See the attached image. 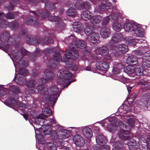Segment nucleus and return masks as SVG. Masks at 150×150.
<instances>
[{"label": "nucleus", "instance_id": "f257e3e1", "mask_svg": "<svg viewBox=\"0 0 150 150\" xmlns=\"http://www.w3.org/2000/svg\"><path fill=\"white\" fill-rule=\"evenodd\" d=\"M123 115L122 117L121 115L117 117H108L98 122L105 130L110 132L116 130L118 127V125L120 128L122 127L129 129L130 128L134 125V120L132 118H129L130 114L127 116Z\"/></svg>", "mask_w": 150, "mask_h": 150}, {"label": "nucleus", "instance_id": "69168bd1", "mask_svg": "<svg viewBox=\"0 0 150 150\" xmlns=\"http://www.w3.org/2000/svg\"><path fill=\"white\" fill-rule=\"evenodd\" d=\"M142 58L150 61V51H147L146 52L145 51Z\"/></svg>", "mask_w": 150, "mask_h": 150}, {"label": "nucleus", "instance_id": "2eb2a0df", "mask_svg": "<svg viewBox=\"0 0 150 150\" xmlns=\"http://www.w3.org/2000/svg\"><path fill=\"white\" fill-rule=\"evenodd\" d=\"M137 109L134 108L133 107L130 106L129 104H123L118 109V112L120 113V114L118 115L117 113H116L115 115L116 116H113L111 117H117L121 115L122 117L123 115L127 116L129 112H134Z\"/></svg>", "mask_w": 150, "mask_h": 150}, {"label": "nucleus", "instance_id": "e433bc0d", "mask_svg": "<svg viewBox=\"0 0 150 150\" xmlns=\"http://www.w3.org/2000/svg\"><path fill=\"white\" fill-rule=\"evenodd\" d=\"M110 33V31L109 28L105 26L102 27L100 30V34L103 38H107L109 37Z\"/></svg>", "mask_w": 150, "mask_h": 150}, {"label": "nucleus", "instance_id": "473e14b6", "mask_svg": "<svg viewBox=\"0 0 150 150\" xmlns=\"http://www.w3.org/2000/svg\"><path fill=\"white\" fill-rule=\"evenodd\" d=\"M101 20L102 18L99 15L93 16L90 19V22H86L85 23V26H86V23H87L94 27V26L95 24L99 23Z\"/></svg>", "mask_w": 150, "mask_h": 150}, {"label": "nucleus", "instance_id": "412c9836", "mask_svg": "<svg viewBox=\"0 0 150 150\" xmlns=\"http://www.w3.org/2000/svg\"><path fill=\"white\" fill-rule=\"evenodd\" d=\"M122 21L123 23L125 22L124 26V29L125 31L128 32L134 31L135 28L134 26L135 27V24L137 23L133 20H128L125 16H122Z\"/></svg>", "mask_w": 150, "mask_h": 150}, {"label": "nucleus", "instance_id": "393cba45", "mask_svg": "<svg viewBox=\"0 0 150 150\" xmlns=\"http://www.w3.org/2000/svg\"><path fill=\"white\" fill-rule=\"evenodd\" d=\"M141 103L142 108L144 110L147 109L148 105L150 103V93H143L142 95Z\"/></svg>", "mask_w": 150, "mask_h": 150}, {"label": "nucleus", "instance_id": "72a5a7b5", "mask_svg": "<svg viewBox=\"0 0 150 150\" xmlns=\"http://www.w3.org/2000/svg\"><path fill=\"white\" fill-rule=\"evenodd\" d=\"M118 49L120 51H117L114 53L115 55L117 57H119L120 55V52L122 53H125L127 52L129 49L127 45L124 44H120L118 46L117 45V48L114 50H116Z\"/></svg>", "mask_w": 150, "mask_h": 150}, {"label": "nucleus", "instance_id": "c9c22d12", "mask_svg": "<svg viewBox=\"0 0 150 150\" xmlns=\"http://www.w3.org/2000/svg\"><path fill=\"white\" fill-rule=\"evenodd\" d=\"M140 59V58L137 59L135 56L132 55L129 56L127 58L126 62L129 65H135Z\"/></svg>", "mask_w": 150, "mask_h": 150}, {"label": "nucleus", "instance_id": "c03bdc74", "mask_svg": "<svg viewBox=\"0 0 150 150\" xmlns=\"http://www.w3.org/2000/svg\"><path fill=\"white\" fill-rule=\"evenodd\" d=\"M111 18L112 19L116 21H122V16H125L123 15H118L117 13H112L110 14Z\"/></svg>", "mask_w": 150, "mask_h": 150}, {"label": "nucleus", "instance_id": "a211bd4d", "mask_svg": "<svg viewBox=\"0 0 150 150\" xmlns=\"http://www.w3.org/2000/svg\"><path fill=\"white\" fill-rule=\"evenodd\" d=\"M122 39L123 36L121 33H118L114 34L109 42L111 49L114 50L117 48V43L122 40Z\"/></svg>", "mask_w": 150, "mask_h": 150}, {"label": "nucleus", "instance_id": "7ed1b4c3", "mask_svg": "<svg viewBox=\"0 0 150 150\" xmlns=\"http://www.w3.org/2000/svg\"><path fill=\"white\" fill-rule=\"evenodd\" d=\"M64 42L66 44H70L69 49L66 50L63 57L64 62H68L69 59H75L78 58L79 55L77 51V49H83L86 46V44L84 41L80 40L73 35L67 37Z\"/></svg>", "mask_w": 150, "mask_h": 150}, {"label": "nucleus", "instance_id": "2f4dec72", "mask_svg": "<svg viewBox=\"0 0 150 150\" xmlns=\"http://www.w3.org/2000/svg\"><path fill=\"white\" fill-rule=\"evenodd\" d=\"M73 141L76 146L81 147L84 144V140L83 138L79 135L74 136L72 138Z\"/></svg>", "mask_w": 150, "mask_h": 150}, {"label": "nucleus", "instance_id": "13d9d810", "mask_svg": "<svg viewBox=\"0 0 150 150\" xmlns=\"http://www.w3.org/2000/svg\"><path fill=\"white\" fill-rule=\"evenodd\" d=\"M67 65L68 68L69 70L75 71L78 69L77 66L75 65V64L73 62H70L69 63H68Z\"/></svg>", "mask_w": 150, "mask_h": 150}, {"label": "nucleus", "instance_id": "4d7b16f0", "mask_svg": "<svg viewBox=\"0 0 150 150\" xmlns=\"http://www.w3.org/2000/svg\"><path fill=\"white\" fill-rule=\"evenodd\" d=\"M140 60H142V67L145 68H150V61L143 58H140Z\"/></svg>", "mask_w": 150, "mask_h": 150}, {"label": "nucleus", "instance_id": "f03ea898", "mask_svg": "<svg viewBox=\"0 0 150 150\" xmlns=\"http://www.w3.org/2000/svg\"><path fill=\"white\" fill-rule=\"evenodd\" d=\"M10 90L12 92V95L10 98L7 99L4 103L7 105L11 107L10 105L15 106L16 105L17 108H13L18 112L20 111L24 112V110L26 109H28L27 105L23 103L19 102L16 104V100H15V96L17 95L20 91L19 87L17 86L13 85L11 83H9L7 85H0V97H1L6 94V91Z\"/></svg>", "mask_w": 150, "mask_h": 150}, {"label": "nucleus", "instance_id": "774afa93", "mask_svg": "<svg viewBox=\"0 0 150 150\" xmlns=\"http://www.w3.org/2000/svg\"><path fill=\"white\" fill-rule=\"evenodd\" d=\"M135 54L138 56H140L143 55V52L141 50H137L135 51Z\"/></svg>", "mask_w": 150, "mask_h": 150}, {"label": "nucleus", "instance_id": "f3484780", "mask_svg": "<svg viewBox=\"0 0 150 150\" xmlns=\"http://www.w3.org/2000/svg\"><path fill=\"white\" fill-rule=\"evenodd\" d=\"M112 57L111 56H107L103 60L97 62L95 64V66L98 69L106 71L109 68V63Z\"/></svg>", "mask_w": 150, "mask_h": 150}, {"label": "nucleus", "instance_id": "a878e982", "mask_svg": "<svg viewBox=\"0 0 150 150\" xmlns=\"http://www.w3.org/2000/svg\"><path fill=\"white\" fill-rule=\"evenodd\" d=\"M120 69L117 68H113L112 72L113 75L112 76V79L115 80H118L123 83H125L127 80L126 78L122 76H117V74H118L120 73Z\"/></svg>", "mask_w": 150, "mask_h": 150}, {"label": "nucleus", "instance_id": "e2e57ef3", "mask_svg": "<svg viewBox=\"0 0 150 150\" xmlns=\"http://www.w3.org/2000/svg\"><path fill=\"white\" fill-rule=\"evenodd\" d=\"M82 52L83 54V56H81L82 59L85 61L86 60L88 59L87 56H88L90 54L88 50L85 49L83 50Z\"/></svg>", "mask_w": 150, "mask_h": 150}, {"label": "nucleus", "instance_id": "20e7f679", "mask_svg": "<svg viewBox=\"0 0 150 150\" xmlns=\"http://www.w3.org/2000/svg\"><path fill=\"white\" fill-rule=\"evenodd\" d=\"M47 69L44 71V74L42 75V78L38 80L40 85L45 84L47 82L48 80L52 79L53 78L54 73L51 69H56L57 67L59 66L60 61L62 62H64V59H62V56L59 53L55 54L53 56V60L47 57Z\"/></svg>", "mask_w": 150, "mask_h": 150}, {"label": "nucleus", "instance_id": "864d4df0", "mask_svg": "<svg viewBox=\"0 0 150 150\" xmlns=\"http://www.w3.org/2000/svg\"><path fill=\"white\" fill-rule=\"evenodd\" d=\"M143 67L138 66L136 69H134V74L137 76H141L143 75Z\"/></svg>", "mask_w": 150, "mask_h": 150}, {"label": "nucleus", "instance_id": "c756f323", "mask_svg": "<svg viewBox=\"0 0 150 150\" xmlns=\"http://www.w3.org/2000/svg\"><path fill=\"white\" fill-rule=\"evenodd\" d=\"M96 140L97 146H102L106 144L108 142V140L106 137L103 134H98L96 136Z\"/></svg>", "mask_w": 150, "mask_h": 150}, {"label": "nucleus", "instance_id": "3c124183", "mask_svg": "<svg viewBox=\"0 0 150 150\" xmlns=\"http://www.w3.org/2000/svg\"><path fill=\"white\" fill-rule=\"evenodd\" d=\"M26 23L27 25L32 24L36 26L38 25V23L36 18L33 17H30L26 20Z\"/></svg>", "mask_w": 150, "mask_h": 150}, {"label": "nucleus", "instance_id": "c85d7f7f", "mask_svg": "<svg viewBox=\"0 0 150 150\" xmlns=\"http://www.w3.org/2000/svg\"><path fill=\"white\" fill-rule=\"evenodd\" d=\"M120 128V130L118 133V136L119 138L123 140L128 139L130 137L128 129H126L123 127Z\"/></svg>", "mask_w": 150, "mask_h": 150}, {"label": "nucleus", "instance_id": "423d86ee", "mask_svg": "<svg viewBox=\"0 0 150 150\" xmlns=\"http://www.w3.org/2000/svg\"><path fill=\"white\" fill-rule=\"evenodd\" d=\"M28 52L24 48L22 47H16V50L11 52V53L15 59H13L11 56H10L12 60L15 68V71L18 66L26 67L28 65V60L25 58H22L23 55L26 54Z\"/></svg>", "mask_w": 150, "mask_h": 150}, {"label": "nucleus", "instance_id": "a18cd8bd", "mask_svg": "<svg viewBox=\"0 0 150 150\" xmlns=\"http://www.w3.org/2000/svg\"><path fill=\"white\" fill-rule=\"evenodd\" d=\"M93 16V14L88 11H83L81 17L85 20H90Z\"/></svg>", "mask_w": 150, "mask_h": 150}, {"label": "nucleus", "instance_id": "6ab92c4d", "mask_svg": "<svg viewBox=\"0 0 150 150\" xmlns=\"http://www.w3.org/2000/svg\"><path fill=\"white\" fill-rule=\"evenodd\" d=\"M122 39L123 36L121 33H118L114 34L109 42L111 49L114 50L117 48V43L122 40Z\"/></svg>", "mask_w": 150, "mask_h": 150}, {"label": "nucleus", "instance_id": "ea45409f", "mask_svg": "<svg viewBox=\"0 0 150 150\" xmlns=\"http://www.w3.org/2000/svg\"><path fill=\"white\" fill-rule=\"evenodd\" d=\"M57 143L54 142H50L47 143L46 147L42 150H56L57 148Z\"/></svg>", "mask_w": 150, "mask_h": 150}, {"label": "nucleus", "instance_id": "4be33fe9", "mask_svg": "<svg viewBox=\"0 0 150 150\" xmlns=\"http://www.w3.org/2000/svg\"><path fill=\"white\" fill-rule=\"evenodd\" d=\"M43 130L40 132L41 134L45 135L50 134L51 137L54 139L57 138V135L56 132L54 131H51V128L49 125L45 124L42 126Z\"/></svg>", "mask_w": 150, "mask_h": 150}, {"label": "nucleus", "instance_id": "1a4fd4ad", "mask_svg": "<svg viewBox=\"0 0 150 150\" xmlns=\"http://www.w3.org/2000/svg\"><path fill=\"white\" fill-rule=\"evenodd\" d=\"M145 128L138 135V147L140 150H148L147 144L150 141V134Z\"/></svg>", "mask_w": 150, "mask_h": 150}, {"label": "nucleus", "instance_id": "9b49d317", "mask_svg": "<svg viewBox=\"0 0 150 150\" xmlns=\"http://www.w3.org/2000/svg\"><path fill=\"white\" fill-rule=\"evenodd\" d=\"M59 78L57 81V83L63 87L62 89L67 87L72 82L75 81L76 79L71 81L72 77V73L69 71L60 72L59 75Z\"/></svg>", "mask_w": 150, "mask_h": 150}, {"label": "nucleus", "instance_id": "49530a36", "mask_svg": "<svg viewBox=\"0 0 150 150\" xmlns=\"http://www.w3.org/2000/svg\"><path fill=\"white\" fill-rule=\"evenodd\" d=\"M92 147L95 150H110V146L109 145H105L102 146H97L96 145H93Z\"/></svg>", "mask_w": 150, "mask_h": 150}, {"label": "nucleus", "instance_id": "5fc2aeb1", "mask_svg": "<svg viewBox=\"0 0 150 150\" xmlns=\"http://www.w3.org/2000/svg\"><path fill=\"white\" fill-rule=\"evenodd\" d=\"M134 69L133 67L129 65L125 67L124 70L125 73L130 76V74H134Z\"/></svg>", "mask_w": 150, "mask_h": 150}, {"label": "nucleus", "instance_id": "680f3d73", "mask_svg": "<svg viewBox=\"0 0 150 150\" xmlns=\"http://www.w3.org/2000/svg\"><path fill=\"white\" fill-rule=\"evenodd\" d=\"M136 42H137L136 44H144V46L142 47L143 48V47H144L145 49H147V44L146 43V41L145 40H144L143 39H136Z\"/></svg>", "mask_w": 150, "mask_h": 150}, {"label": "nucleus", "instance_id": "7c9ffc66", "mask_svg": "<svg viewBox=\"0 0 150 150\" xmlns=\"http://www.w3.org/2000/svg\"><path fill=\"white\" fill-rule=\"evenodd\" d=\"M135 25L134 31L136 36L138 37H142L144 35V29L142 27L141 25L137 23Z\"/></svg>", "mask_w": 150, "mask_h": 150}, {"label": "nucleus", "instance_id": "a19ab883", "mask_svg": "<svg viewBox=\"0 0 150 150\" xmlns=\"http://www.w3.org/2000/svg\"><path fill=\"white\" fill-rule=\"evenodd\" d=\"M145 76L140 77L139 80L137 81V84L139 87H143L147 85L148 80Z\"/></svg>", "mask_w": 150, "mask_h": 150}, {"label": "nucleus", "instance_id": "4c0bfd02", "mask_svg": "<svg viewBox=\"0 0 150 150\" xmlns=\"http://www.w3.org/2000/svg\"><path fill=\"white\" fill-rule=\"evenodd\" d=\"M73 26L74 30L75 32H81L84 30V29L83 25L79 22H74Z\"/></svg>", "mask_w": 150, "mask_h": 150}, {"label": "nucleus", "instance_id": "338daca9", "mask_svg": "<svg viewBox=\"0 0 150 150\" xmlns=\"http://www.w3.org/2000/svg\"><path fill=\"white\" fill-rule=\"evenodd\" d=\"M13 8V6L11 4H10L8 6L6 7V9L8 11H11L12 10Z\"/></svg>", "mask_w": 150, "mask_h": 150}, {"label": "nucleus", "instance_id": "ddd939ff", "mask_svg": "<svg viewBox=\"0 0 150 150\" xmlns=\"http://www.w3.org/2000/svg\"><path fill=\"white\" fill-rule=\"evenodd\" d=\"M50 123L52 125L56 124L55 128L58 131L60 134L59 135V137L64 139L68 138L70 136L71 132L69 131L64 129V127L60 125L59 124H56L57 122L55 120L53 117L52 118H50L49 120Z\"/></svg>", "mask_w": 150, "mask_h": 150}, {"label": "nucleus", "instance_id": "6e6d98bb", "mask_svg": "<svg viewBox=\"0 0 150 150\" xmlns=\"http://www.w3.org/2000/svg\"><path fill=\"white\" fill-rule=\"evenodd\" d=\"M42 114H43L45 116V118L46 116L50 115H52V112L50 108L49 107H46V105H45L44 108L42 110Z\"/></svg>", "mask_w": 150, "mask_h": 150}, {"label": "nucleus", "instance_id": "052dcab7", "mask_svg": "<svg viewBox=\"0 0 150 150\" xmlns=\"http://www.w3.org/2000/svg\"><path fill=\"white\" fill-rule=\"evenodd\" d=\"M49 40L47 42H45L44 41V40L43 39L41 40H35L33 41L34 42L36 41L37 43H36V45L37 44H40L41 45H43L45 44H47V43H51L53 42V41L52 40H50V42H49V40Z\"/></svg>", "mask_w": 150, "mask_h": 150}, {"label": "nucleus", "instance_id": "37998d69", "mask_svg": "<svg viewBox=\"0 0 150 150\" xmlns=\"http://www.w3.org/2000/svg\"><path fill=\"white\" fill-rule=\"evenodd\" d=\"M123 22L121 21H115L113 22L112 28L115 31H119L122 28V25L121 24Z\"/></svg>", "mask_w": 150, "mask_h": 150}, {"label": "nucleus", "instance_id": "09e8293b", "mask_svg": "<svg viewBox=\"0 0 150 150\" xmlns=\"http://www.w3.org/2000/svg\"><path fill=\"white\" fill-rule=\"evenodd\" d=\"M66 13L67 16L73 18L76 15L77 12L75 8L70 7L66 11Z\"/></svg>", "mask_w": 150, "mask_h": 150}, {"label": "nucleus", "instance_id": "f8f14e48", "mask_svg": "<svg viewBox=\"0 0 150 150\" xmlns=\"http://www.w3.org/2000/svg\"><path fill=\"white\" fill-rule=\"evenodd\" d=\"M95 29L88 24H86V27L85 30V33L87 36L88 40L93 43H96L99 42V35L97 33L94 32Z\"/></svg>", "mask_w": 150, "mask_h": 150}, {"label": "nucleus", "instance_id": "4468645a", "mask_svg": "<svg viewBox=\"0 0 150 150\" xmlns=\"http://www.w3.org/2000/svg\"><path fill=\"white\" fill-rule=\"evenodd\" d=\"M30 113L31 116L34 119V123L38 127L41 126L42 127L43 125L46 123L47 120L45 119V116L43 114H40L38 115V113L35 111L30 110L28 111Z\"/></svg>", "mask_w": 150, "mask_h": 150}, {"label": "nucleus", "instance_id": "aec40b11", "mask_svg": "<svg viewBox=\"0 0 150 150\" xmlns=\"http://www.w3.org/2000/svg\"><path fill=\"white\" fill-rule=\"evenodd\" d=\"M28 4H30L32 6H35L38 3L44 2L45 3V7L46 9L52 10L54 9L55 6L54 4L52 3H48V0H24Z\"/></svg>", "mask_w": 150, "mask_h": 150}, {"label": "nucleus", "instance_id": "8fccbe9b", "mask_svg": "<svg viewBox=\"0 0 150 150\" xmlns=\"http://www.w3.org/2000/svg\"><path fill=\"white\" fill-rule=\"evenodd\" d=\"M37 84V82L34 79H32L29 80L26 83V86L29 88H34Z\"/></svg>", "mask_w": 150, "mask_h": 150}, {"label": "nucleus", "instance_id": "bf43d9fd", "mask_svg": "<svg viewBox=\"0 0 150 150\" xmlns=\"http://www.w3.org/2000/svg\"><path fill=\"white\" fill-rule=\"evenodd\" d=\"M95 61V59L94 58H90L88 60L89 62L90 63L89 65L86 67L83 70L86 71H91V67L92 66L91 64L92 63H94V64Z\"/></svg>", "mask_w": 150, "mask_h": 150}, {"label": "nucleus", "instance_id": "bb28decb", "mask_svg": "<svg viewBox=\"0 0 150 150\" xmlns=\"http://www.w3.org/2000/svg\"><path fill=\"white\" fill-rule=\"evenodd\" d=\"M33 126L35 130L36 141H37L38 140L39 144H45V140L43 138V136L44 135H45L43 134H41L40 132L43 130V129H42V127H38V128L36 129L35 127L34 126Z\"/></svg>", "mask_w": 150, "mask_h": 150}, {"label": "nucleus", "instance_id": "5701e85b", "mask_svg": "<svg viewBox=\"0 0 150 150\" xmlns=\"http://www.w3.org/2000/svg\"><path fill=\"white\" fill-rule=\"evenodd\" d=\"M69 128L76 129V130H81L82 131L84 136L87 138H91L93 136L92 130L88 127L85 126L81 127H70Z\"/></svg>", "mask_w": 150, "mask_h": 150}, {"label": "nucleus", "instance_id": "79ce46f5", "mask_svg": "<svg viewBox=\"0 0 150 150\" xmlns=\"http://www.w3.org/2000/svg\"><path fill=\"white\" fill-rule=\"evenodd\" d=\"M127 145L131 150L137 149L138 148V144H137L136 141L134 139H131L127 143Z\"/></svg>", "mask_w": 150, "mask_h": 150}, {"label": "nucleus", "instance_id": "6e6552de", "mask_svg": "<svg viewBox=\"0 0 150 150\" xmlns=\"http://www.w3.org/2000/svg\"><path fill=\"white\" fill-rule=\"evenodd\" d=\"M15 37L14 36L10 37L9 33L7 31L2 33L0 36V49L6 52L7 50H10L11 48V45H14L15 44L13 42H10Z\"/></svg>", "mask_w": 150, "mask_h": 150}, {"label": "nucleus", "instance_id": "58836bf2", "mask_svg": "<svg viewBox=\"0 0 150 150\" xmlns=\"http://www.w3.org/2000/svg\"><path fill=\"white\" fill-rule=\"evenodd\" d=\"M109 49L105 46H102L97 49L96 52L102 56H107L109 53Z\"/></svg>", "mask_w": 150, "mask_h": 150}, {"label": "nucleus", "instance_id": "9d476101", "mask_svg": "<svg viewBox=\"0 0 150 150\" xmlns=\"http://www.w3.org/2000/svg\"><path fill=\"white\" fill-rule=\"evenodd\" d=\"M15 15L13 13H8L5 14L3 13H0V27L5 28L7 25L10 26L13 30H15L19 26L18 23L15 22L10 23H8L4 19L5 17L7 19H13L15 18Z\"/></svg>", "mask_w": 150, "mask_h": 150}, {"label": "nucleus", "instance_id": "cd10ccee", "mask_svg": "<svg viewBox=\"0 0 150 150\" xmlns=\"http://www.w3.org/2000/svg\"><path fill=\"white\" fill-rule=\"evenodd\" d=\"M75 7L78 9H88L91 6V4L88 2H83L81 1H77L74 5Z\"/></svg>", "mask_w": 150, "mask_h": 150}, {"label": "nucleus", "instance_id": "0eeeda50", "mask_svg": "<svg viewBox=\"0 0 150 150\" xmlns=\"http://www.w3.org/2000/svg\"><path fill=\"white\" fill-rule=\"evenodd\" d=\"M31 13H33L35 17H37L39 20H43L45 18H48V20L51 22H57L56 23V26L59 27L61 29L64 28L65 26V24L61 20V18L57 16H50V14L47 11H41L38 12L37 14L33 11H30Z\"/></svg>", "mask_w": 150, "mask_h": 150}, {"label": "nucleus", "instance_id": "603ef678", "mask_svg": "<svg viewBox=\"0 0 150 150\" xmlns=\"http://www.w3.org/2000/svg\"><path fill=\"white\" fill-rule=\"evenodd\" d=\"M125 39L126 43L129 45H135L136 44V39H134L132 37H126Z\"/></svg>", "mask_w": 150, "mask_h": 150}, {"label": "nucleus", "instance_id": "b1692460", "mask_svg": "<svg viewBox=\"0 0 150 150\" xmlns=\"http://www.w3.org/2000/svg\"><path fill=\"white\" fill-rule=\"evenodd\" d=\"M112 7V4L110 2L108 1H103L95 8L94 12L98 13L100 11H105L110 9Z\"/></svg>", "mask_w": 150, "mask_h": 150}, {"label": "nucleus", "instance_id": "f704fd0d", "mask_svg": "<svg viewBox=\"0 0 150 150\" xmlns=\"http://www.w3.org/2000/svg\"><path fill=\"white\" fill-rule=\"evenodd\" d=\"M52 51V49H46L42 51L39 49L36 48V50L34 51L33 55V57H37L41 55L42 53H43L45 55H47L50 54Z\"/></svg>", "mask_w": 150, "mask_h": 150}, {"label": "nucleus", "instance_id": "dca6fc26", "mask_svg": "<svg viewBox=\"0 0 150 150\" xmlns=\"http://www.w3.org/2000/svg\"><path fill=\"white\" fill-rule=\"evenodd\" d=\"M28 70L20 68L18 70V73L16 75L15 74V77L13 80V81L15 78H16V82L19 85H23L26 81L25 76L28 74Z\"/></svg>", "mask_w": 150, "mask_h": 150}, {"label": "nucleus", "instance_id": "39448f33", "mask_svg": "<svg viewBox=\"0 0 150 150\" xmlns=\"http://www.w3.org/2000/svg\"><path fill=\"white\" fill-rule=\"evenodd\" d=\"M36 88L40 94H43L42 99L44 102L45 103L50 102L52 105L55 104L61 92L55 85H52L48 89L45 86L39 85L37 86Z\"/></svg>", "mask_w": 150, "mask_h": 150}, {"label": "nucleus", "instance_id": "de8ad7c7", "mask_svg": "<svg viewBox=\"0 0 150 150\" xmlns=\"http://www.w3.org/2000/svg\"><path fill=\"white\" fill-rule=\"evenodd\" d=\"M112 146L115 150H125L124 148L122 142L120 141H117L113 143Z\"/></svg>", "mask_w": 150, "mask_h": 150}, {"label": "nucleus", "instance_id": "0e129e2a", "mask_svg": "<svg viewBox=\"0 0 150 150\" xmlns=\"http://www.w3.org/2000/svg\"><path fill=\"white\" fill-rule=\"evenodd\" d=\"M109 21L110 17L109 16H107L105 17L101 23L102 25L103 26L107 25Z\"/></svg>", "mask_w": 150, "mask_h": 150}]
</instances>
